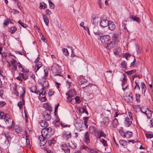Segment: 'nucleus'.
<instances>
[{
  "mask_svg": "<svg viewBox=\"0 0 153 153\" xmlns=\"http://www.w3.org/2000/svg\"><path fill=\"white\" fill-rule=\"evenodd\" d=\"M99 134L100 135V136L104 137L105 138V137L106 136V135H105L103 131H100Z\"/></svg>",
  "mask_w": 153,
  "mask_h": 153,
  "instance_id": "5fc2aeb1",
  "label": "nucleus"
},
{
  "mask_svg": "<svg viewBox=\"0 0 153 153\" xmlns=\"http://www.w3.org/2000/svg\"><path fill=\"white\" fill-rule=\"evenodd\" d=\"M4 91L3 90L1 89L0 90V97H2V96L3 95Z\"/></svg>",
  "mask_w": 153,
  "mask_h": 153,
  "instance_id": "774afa93",
  "label": "nucleus"
},
{
  "mask_svg": "<svg viewBox=\"0 0 153 153\" xmlns=\"http://www.w3.org/2000/svg\"><path fill=\"white\" fill-rule=\"evenodd\" d=\"M146 136L147 138H151L153 137V134H146Z\"/></svg>",
  "mask_w": 153,
  "mask_h": 153,
  "instance_id": "37998d69",
  "label": "nucleus"
},
{
  "mask_svg": "<svg viewBox=\"0 0 153 153\" xmlns=\"http://www.w3.org/2000/svg\"><path fill=\"white\" fill-rule=\"evenodd\" d=\"M146 107L145 106H142L140 108V109L141 112L145 114L147 117H148V114L146 113V112L147 110L146 109H145Z\"/></svg>",
  "mask_w": 153,
  "mask_h": 153,
  "instance_id": "393cba45",
  "label": "nucleus"
},
{
  "mask_svg": "<svg viewBox=\"0 0 153 153\" xmlns=\"http://www.w3.org/2000/svg\"><path fill=\"white\" fill-rule=\"evenodd\" d=\"M17 28L15 26H12L10 28V31L11 33H14L16 30Z\"/></svg>",
  "mask_w": 153,
  "mask_h": 153,
  "instance_id": "c85d7f7f",
  "label": "nucleus"
},
{
  "mask_svg": "<svg viewBox=\"0 0 153 153\" xmlns=\"http://www.w3.org/2000/svg\"><path fill=\"white\" fill-rule=\"evenodd\" d=\"M55 143V140L54 139H53L52 140H49L48 141V143L49 144V145L51 146Z\"/></svg>",
  "mask_w": 153,
  "mask_h": 153,
  "instance_id": "58836bf2",
  "label": "nucleus"
},
{
  "mask_svg": "<svg viewBox=\"0 0 153 153\" xmlns=\"http://www.w3.org/2000/svg\"><path fill=\"white\" fill-rule=\"evenodd\" d=\"M36 89V86H33L30 88V90L31 92H33V91Z\"/></svg>",
  "mask_w": 153,
  "mask_h": 153,
  "instance_id": "3c124183",
  "label": "nucleus"
},
{
  "mask_svg": "<svg viewBox=\"0 0 153 153\" xmlns=\"http://www.w3.org/2000/svg\"><path fill=\"white\" fill-rule=\"evenodd\" d=\"M109 119L108 117H105L103 119L101 124L103 126H106L108 123Z\"/></svg>",
  "mask_w": 153,
  "mask_h": 153,
  "instance_id": "f3484780",
  "label": "nucleus"
},
{
  "mask_svg": "<svg viewBox=\"0 0 153 153\" xmlns=\"http://www.w3.org/2000/svg\"><path fill=\"white\" fill-rule=\"evenodd\" d=\"M62 51L65 55L67 56L68 55L69 53L67 48H63Z\"/></svg>",
  "mask_w": 153,
  "mask_h": 153,
  "instance_id": "72a5a7b5",
  "label": "nucleus"
},
{
  "mask_svg": "<svg viewBox=\"0 0 153 153\" xmlns=\"http://www.w3.org/2000/svg\"><path fill=\"white\" fill-rule=\"evenodd\" d=\"M43 88H42L40 90V91H41V92H39V94H38L39 95V96L43 100H44V101L45 100V91H43Z\"/></svg>",
  "mask_w": 153,
  "mask_h": 153,
  "instance_id": "4468645a",
  "label": "nucleus"
},
{
  "mask_svg": "<svg viewBox=\"0 0 153 153\" xmlns=\"http://www.w3.org/2000/svg\"><path fill=\"white\" fill-rule=\"evenodd\" d=\"M68 145L72 149H75L76 147V144L74 141H71L69 142Z\"/></svg>",
  "mask_w": 153,
  "mask_h": 153,
  "instance_id": "4be33fe9",
  "label": "nucleus"
},
{
  "mask_svg": "<svg viewBox=\"0 0 153 153\" xmlns=\"http://www.w3.org/2000/svg\"><path fill=\"white\" fill-rule=\"evenodd\" d=\"M39 123L41 126L45 128L48 125L47 122L44 120H41L39 122Z\"/></svg>",
  "mask_w": 153,
  "mask_h": 153,
  "instance_id": "6ab92c4d",
  "label": "nucleus"
},
{
  "mask_svg": "<svg viewBox=\"0 0 153 153\" xmlns=\"http://www.w3.org/2000/svg\"><path fill=\"white\" fill-rule=\"evenodd\" d=\"M114 53L115 55H118L119 54L120 51L118 50V49H117V50H114Z\"/></svg>",
  "mask_w": 153,
  "mask_h": 153,
  "instance_id": "13d9d810",
  "label": "nucleus"
},
{
  "mask_svg": "<svg viewBox=\"0 0 153 153\" xmlns=\"http://www.w3.org/2000/svg\"><path fill=\"white\" fill-rule=\"evenodd\" d=\"M6 104V103L4 101H0V108L2 107Z\"/></svg>",
  "mask_w": 153,
  "mask_h": 153,
  "instance_id": "09e8293b",
  "label": "nucleus"
},
{
  "mask_svg": "<svg viewBox=\"0 0 153 153\" xmlns=\"http://www.w3.org/2000/svg\"><path fill=\"white\" fill-rule=\"evenodd\" d=\"M108 26V28L111 30H114L115 28V26L114 23L112 21H110L109 22Z\"/></svg>",
  "mask_w": 153,
  "mask_h": 153,
  "instance_id": "dca6fc26",
  "label": "nucleus"
},
{
  "mask_svg": "<svg viewBox=\"0 0 153 153\" xmlns=\"http://www.w3.org/2000/svg\"><path fill=\"white\" fill-rule=\"evenodd\" d=\"M42 130H44L43 133H44V135L45 136L46 138H48L49 137L52 136L54 133V131L51 127L48 128L46 129L43 128Z\"/></svg>",
  "mask_w": 153,
  "mask_h": 153,
  "instance_id": "f03ea898",
  "label": "nucleus"
},
{
  "mask_svg": "<svg viewBox=\"0 0 153 153\" xmlns=\"http://www.w3.org/2000/svg\"><path fill=\"white\" fill-rule=\"evenodd\" d=\"M132 119L131 117H126L124 121L125 126L126 127H129L132 123Z\"/></svg>",
  "mask_w": 153,
  "mask_h": 153,
  "instance_id": "ddd939ff",
  "label": "nucleus"
},
{
  "mask_svg": "<svg viewBox=\"0 0 153 153\" xmlns=\"http://www.w3.org/2000/svg\"><path fill=\"white\" fill-rule=\"evenodd\" d=\"M136 100L137 102H138L140 101V95L139 94H136L135 95Z\"/></svg>",
  "mask_w": 153,
  "mask_h": 153,
  "instance_id": "ea45409f",
  "label": "nucleus"
},
{
  "mask_svg": "<svg viewBox=\"0 0 153 153\" xmlns=\"http://www.w3.org/2000/svg\"><path fill=\"white\" fill-rule=\"evenodd\" d=\"M6 139L7 140L8 142L9 143L10 141L11 138L10 137V136L9 133L8 132H5L4 133Z\"/></svg>",
  "mask_w": 153,
  "mask_h": 153,
  "instance_id": "5701e85b",
  "label": "nucleus"
},
{
  "mask_svg": "<svg viewBox=\"0 0 153 153\" xmlns=\"http://www.w3.org/2000/svg\"><path fill=\"white\" fill-rule=\"evenodd\" d=\"M141 86L142 89V94H144L145 96V91L146 89V85L143 82H141Z\"/></svg>",
  "mask_w": 153,
  "mask_h": 153,
  "instance_id": "aec40b11",
  "label": "nucleus"
},
{
  "mask_svg": "<svg viewBox=\"0 0 153 153\" xmlns=\"http://www.w3.org/2000/svg\"><path fill=\"white\" fill-rule=\"evenodd\" d=\"M48 83L47 81H45L44 82L43 85H42V88H45V87H48Z\"/></svg>",
  "mask_w": 153,
  "mask_h": 153,
  "instance_id": "a19ab883",
  "label": "nucleus"
},
{
  "mask_svg": "<svg viewBox=\"0 0 153 153\" xmlns=\"http://www.w3.org/2000/svg\"><path fill=\"white\" fill-rule=\"evenodd\" d=\"M119 35L117 34L114 33L113 34L112 36L113 40L114 41L115 44H117L119 42L118 37Z\"/></svg>",
  "mask_w": 153,
  "mask_h": 153,
  "instance_id": "a211bd4d",
  "label": "nucleus"
},
{
  "mask_svg": "<svg viewBox=\"0 0 153 153\" xmlns=\"http://www.w3.org/2000/svg\"><path fill=\"white\" fill-rule=\"evenodd\" d=\"M93 32L95 34L98 35L99 36H100V37H101V36H102V33L99 31H96L94 30H93Z\"/></svg>",
  "mask_w": 153,
  "mask_h": 153,
  "instance_id": "49530a36",
  "label": "nucleus"
},
{
  "mask_svg": "<svg viewBox=\"0 0 153 153\" xmlns=\"http://www.w3.org/2000/svg\"><path fill=\"white\" fill-rule=\"evenodd\" d=\"M18 106L19 107L20 109L22 107V102L21 101H19L18 102L17 104Z\"/></svg>",
  "mask_w": 153,
  "mask_h": 153,
  "instance_id": "bf43d9fd",
  "label": "nucleus"
},
{
  "mask_svg": "<svg viewBox=\"0 0 153 153\" xmlns=\"http://www.w3.org/2000/svg\"><path fill=\"white\" fill-rule=\"evenodd\" d=\"M100 141L102 143L104 146H107L106 141H105L104 139H102Z\"/></svg>",
  "mask_w": 153,
  "mask_h": 153,
  "instance_id": "a18cd8bd",
  "label": "nucleus"
},
{
  "mask_svg": "<svg viewBox=\"0 0 153 153\" xmlns=\"http://www.w3.org/2000/svg\"><path fill=\"white\" fill-rule=\"evenodd\" d=\"M4 117V119H5L6 117L4 115V113L2 111L0 112V119H3Z\"/></svg>",
  "mask_w": 153,
  "mask_h": 153,
  "instance_id": "c03bdc74",
  "label": "nucleus"
},
{
  "mask_svg": "<svg viewBox=\"0 0 153 153\" xmlns=\"http://www.w3.org/2000/svg\"><path fill=\"white\" fill-rule=\"evenodd\" d=\"M119 132L121 135L124 138H130L133 136V133L131 131H127L125 132L123 130L120 129Z\"/></svg>",
  "mask_w": 153,
  "mask_h": 153,
  "instance_id": "f257e3e1",
  "label": "nucleus"
},
{
  "mask_svg": "<svg viewBox=\"0 0 153 153\" xmlns=\"http://www.w3.org/2000/svg\"><path fill=\"white\" fill-rule=\"evenodd\" d=\"M109 21L105 19H101L100 21V25L101 27H105L108 25Z\"/></svg>",
  "mask_w": 153,
  "mask_h": 153,
  "instance_id": "6e6552de",
  "label": "nucleus"
},
{
  "mask_svg": "<svg viewBox=\"0 0 153 153\" xmlns=\"http://www.w3.org/2000/svg\"><path fill=\"white\" fill-rule=\"evenodd\" d=\"M36 65L41 68L42 65V63L40 62H38L37 63H36Z\"/></svg>",
  "mask_w": 153,
  "mask_h": 153,
  "instance_id": "6e6d98bb",
  "label": "nucleus"
},
{
  "mask_svg": "<svg viewBox=\"0 0 153 153\" xmlns=\"http://www.w3.org/2000/svg\"><path fill=\"white\" fill-rule=\"evenodd\" d=\"M83 141L87 144L90 142L89 134L88 131L86 132L84 135Z\"/></svg>",
  "mask_w": 153,
  "mask_h": 153,
  "instance_id": "f8f14e48",
  "label": "nucleus"
},
{
  "mask_svg": "<svg viewBox=\"0 0 153 153\" xmlns=\"http://www.w3.org/2000/svg\"><path fill=\"white\" fill-rule=\"evenodd\" d=\"M61 148L62 150L64 151L65 153H70V147L68 145L66 144H62L61 146Z\"/></svg>",
  "mask_w": 153,
  "mask_h": 153,
  "instance_id": "9d476101",
  "label": "nucleus"
},
{
  "mask_svg": "<svg viewBox=\"0 0 153 153\" xmlns=\"http://www.w3.org/2000/svg\"><path fill=\"white\" fill-rule=\"evenodd\" d=\"M80 149H84L89 153H98L99 152V151L89 148L87 146L84 145H82L81 146Z\"/></svg>",
  "mask_w": 153,
  "mask_h": 153,
  "instance_id": "39448f33",
  "label": "nucleus"
},
{
  "mask_svg": "<svg viewBox=\"0 0 153 153\" xmlns=\"http://www.w3.org/2000/svg\"><path fill=\"white\" fill-rule=\"evenodd\" d=\"M44 71L45 72V75L44 76V77H46L48 75V71L44 69Z\"/></svg>",
  "mask_w": 153,
  "mask_h": 153,
  "instance_id": "69168bd1",
  "label": "nucleus"
},
{
  "mask_svg": "<svg viewBox=\"0 0 153 153\" xmlns=\"http://www.w3.org/2000/svg\"><path fill=\"white\" fill-rule=\"evenodd\" d=\"M54 92L53 91H50L48 93L49 96H51L53 94Z\"/></svg>",
  "mask_w": 153,
  "mask_h": 153,
  "instance_id": "338daca9",
  "label": "nucleus"
},
{
  "mask_svg": "<svg viewBox=\"0 0 153 153\" xmlns=\"http://www.w3.org/2000/svg\"><path fill=\"white\" fill-rule=\"evenodd\" d=\"M98 20V18L94 16H92L91 22L92 25H90V28L92 29H94L97 28L96 25H97Z\"/></svg>",
  "mask_w": 153,
  "mask_h": 153,
  "instance_id": "20e7f679",
  "label": "nucleus"
},
{
  "mask_svg": "<svg viewBox=\"0 0 153 153\" xmlns=\"http://www.w3.org/2000/svg\"><path fill=\"white\" fill-rule=\"evenodd\" d=\"M46 13L48 15H50L51 14V12L48 9H47L45 11Z\"/></svg>",
  "mask_w": 153,
  "mask_h": 153,
  "instance_id": "864d4df0",
  "label": "nucleus"
},
{
  "mask_svg": "<svg viewBox=\"0 0 153 153\" xmlns=\"http://www.w3.org/2000/svg\"><path fill=\"white\" fill-rule=\"evenodd\" d=\"M124 100L126 102H132L133 100L132 94V93L130 92L128 95L126 96L125 97Z\"/></svg>",
  "mask_w": 153,
  "mask_h": 153,
  "instance_id": "9b49d317",
  "label": "nucleus"
},
{
  "mask_svg": "<svg viewBox=\"0 0 153 153\" xmlns=\"http://www.w3.org/2000/svg\"><path fill=\"white\" fill-rule=\"evenodd\" d=\"M44 130H42L41 131L42 135L40 136L39 137V139L40 141L41 142V143L42 146H44L46 143L47 141L45 140V135L44 134V133H43Z\"/></svg>",
  "mask_w": 153,
  "mask_h": 153,
  "instance_id": "0eeeda50",
  "label": "nucleus"
},
{
  "mask_svg": "<svg viewBox=\"0 0 153 153\" xmlns=\"http://www.w3.org/2000/svg\"><path fill=\"white\" fill-rule=\"evenodd\" d=\"M120 144L123 146L124 148H125L127 144V142L126 141L123 140H120L119 141Z\"/></svg>",
  "mask_w": 153,
  "mask_h": 153,
  "instance_id": "b1692460",
  "label": "nucleus"
},
{
  "mask_svg": "<svg viewBox=\"0 0 153 153\" xmlns=\"http://www.w3.org/2000/svg\"><path fill=\"white\" fill-rule=\"evenodd\" d=\"M121 65L125 68H127V63L125 61H124L122 62Z\"/></svg>",
  "mask_w": 153,
  "mask_h": 153,
  "instance_id": "79ce46f5",
  "label": "nucleus"
},
{
  "mask_svg": "<svg viewBox=\"0 0 153 153\" xmlns=\"http://www.w3.org/2000/svg\"><path fill=\"white\" fill-rule=\"evenodd\" d=\"M59 105V103H58L55 106V110H54V114L55 115H56V112H57V109Z\"/></svg>",
  "mask_w": 153,
  "mask_h": 153,
  "instance_id": "8fccbe9b",
  "label": "nucleus"
},
{
  "mask_svg": "<svg viewBox=\"0 0 153 153\" xmlns=\"http://www.w3.org/2000/svg\"><path fill=\"white\" fill-rule=\"evenodd\" d=\"M72 97L68 96L67 99L68 101L69 102H71L72 100L73 99L72 98Z\"/></svg>",
  "mask_w": 153,
  "mask_h": 153,
  "instance_id": "0e129e2a",
  "label": "nucleus"
},
{
  "mask_svg": "<svg viewBox=\"0 0 153 153\" xmlns=\"http://www.w3.org/2000/svg\"><path fill=\"white\" fill-rule=\"evenodd\" d=\"M1 55L2 58L5 57L7 56V53L5 51H3Z\"/></svg>",
  "mask_w": 153,
  "mask_h": 153,
  "instance_id": "680f3d73",
  "label": "nucleus"
},
{
  "mask_svg": "<svg viewBox=\"0 0 153 153\" xmlns=\"http://www.w3.org/2000/svg\"><path fill=\"white\" fill-rule=\"evenodd\" d=\"M42 116L46 120H49L51 118V112L48 110H45L43 111L42 114Z\"/></svg>",
  "mask_w": 153,
  "mask_h": 153,
  "instance_id": "423d86ee",
  "label": "nucleus"
},
{
  "mask_svg": "<svg viewBox=\"0 0 153 153\" xmlns=\"http://www.w3.org/2000/svg\"><path fill=\"white\" fill-rule=\"evenodd\" d=\"M47 7V6L46 4L44 2H42L40 3L39 8L40 9H42V8L45 9Z\"/></svg>",
  "mask_w": 153,
  "mask_h": 153,
  "instance_id": "a878e982",
  "label": "nucleus"
},
{
  "mask_svg": "<svg viewBox=\"0 0 153 153\" xmlns=\"http://www.w3.org/2000/svg\"><path fill=\"white\" fill-rule=\"evenodd\" d=\"M9 22L10 23H12L11 19L9 18H7L6 19L4 20V25H7L8 24Z\"/></svg>",
  "mask_w": 153,
  "mask_h": 153,
  "instance_id": "c756f323",
  "label": "nucleus"
},
{
  "mask_svg": "<svg viewBox=\"0 0 153 153\" xmlns=\"http://www.w3.org/2000/svg\"><path fill=\"white\" fill-rule=\"evenodd\" d=\"M96 128L94 126H90L89 128L90 133L92 134H94Z\"/></svg>",
  "mask_w": 153,
  "mask_h": 153,
  "instance_id": "cd10ccee",
  "label": "nucleus"
},
{
  "mask_svg": "<svg viewBox=\"0 0 153 153\" xmlns=\"http://www.w3.org/2000/svg\"><path fill=\"white\" fill-rule=\"evenodd\" d=\"M43 19L45 24L47 26H48L49 20L45 14H44L42 15Z\"/></svg>",
  "mask_w": 153,
  "mask_h": 153,
  "instance_id": "412c9836",
  "label": "nucleus"
},
{
  "mask_svg": "<svg viewBox=\"0 0 153 153\" xmlns=\"http://www.w3.org/2000/svg\"><path fill=\"white\" fill-rule=\"evenodd\" d=\"M101 42L103 43L106 44L107 45V47H111V46H109L111 44L109 43V40L110 39V37L108 35H105L101 36L100 38Z\"/></svg>",
  "mask_w": 153,
  "mask_h": 153,
  "instance_id": "7ed1b4c3",
  "label": "nucleus"
},
{
  "mask_svg": "<svg viewBox=\"0 0 153 153\" xmlns=\"http://www.w3.org/2000/svg\"><path fill=\"white\" fill-rule=\"evenodd\" d=\"M75 93L76 91L72 89L67 92L66 95L68 96L73 97L76 95Z\"/></svg>",
  "mask_w": 153,
  "mask_h": 153,
  "instance_id": "2eb2a0df",
  "label": "nucleus"
},
{
  "mask_svg": "<svg viewBox=\"0 0 153 153\" xmlns=\"http://www.w3.org/2000/svg\"><path fill=\"white\" fill-rule=\"evenodd\" d=\"M11 66L12 67V69L14 70H16V69L17 66L16 64L12 65Z\"/></svg>",
  "mask_w": 153,
  "mask_h": 153,
  "instance_id": "052dcab7",
  "label": "nucleus"
},
{
  "mask_svg": "<svg viewBox=\"0 0 153 153\" xmlns=\"http://www.w3.org/2000/svg\"><path fill=\"white\" fill-rule=\"evenodd\" d=\"M15 1V3H16L17 5L18 8L22 10V7L21 5L19 3V1L17 0H14Z\"/></svg>",
  "mask_w": 153,
  "mask_h": 153,
  "instance_id": "f704fd0d",
  "label": "nucleus"
},
{
  "mask_svg": "<svg viewBox=\"0 0 153 153\" xmlns=\"http://www.w3.org/2000/svg\"><path fill=\"white\" fill-rule=\"evenodd\" d=\"M48 3L50 8L53 9L54 8V5L53 3L50 0H48Z\"/></svg>",
  "mask_w": 153,
  "mask_h": 153,
  "instance_id": "7c9ffc66",
  "label": "nucleus"
},
{
  "mask_svg": "<svg viewBox=\"0 0 153 153\" xmlns=\"http://www.w3.org/2000/svg\"><path fill=\"white\" fill-rule=\"evenodd\" d=\"M23 91L20 93V98L24 97V95L25 93V90L24 87H22Z\"/></svg>",
  "mask_w": 153,
  "mask_h": 153,
  "instance_id": "c9c22d12",
  "label": "nucleus"
},
{
  "mask_svg": "<svg viewBox=\"0 0 153 153\" xmlns=\"http://www.w3.org/2000/svg\"><path fill=\"white\" fill-rule=\"evenodd\" d=\"M118 123L117 119L115 118L113 121L112 123L113 126L115 128H116L118 125Z\"/></svg>",
  "mask_w": 153,
  "mask_h": 153,
  "instance_id": "bb28decb",
  "label": "nucleus"
},
{
  "mask_svg": "<svg viewBox=\"0 0 153 153\" xmlns=\"http://www.w3.org/2000/svg\"><path fill=\"white\" fill-rule=\"evenodd\" d=\"M28 76L27 74L25 73L23 75V78L24 80H25L28 78Z\"/></svg>",
  "mask_w": 153,
  "mask_h": 153,
  "instance_id": "de8ad7c7",
  "label": "nucleus"
},
{
  "mask_svg": "<svg viewBox=\"0 0 153 153\" xmlns=\"http://www.w3.org/2000/svg\"><path fill=\"white\" fill-rule=\"evenodd\" d=\"M131 18L134 21H136L137 22H139V18L138 17H137L136 16H132Z\"/></svg>",
  "mask_w": 153,
  "mask_h": 153,
  "instance_id": "2f4dec72",
  "label": "nucleus"
},
{
  "mask_svg": "<svg viewBox=\"0 0 153 153\" xmlns=\"http://www.w3.org/2000/svg\"><path fill=\"white\" fill-rule=\"evenodd\" d=\"M88 117H84L83 118L84 120V125H86L87 123H88Z\"/></svg>",
  "mask_w": 153,
  "mask_h": 153,
  "instance_id": "4c0bfd02",
  "label": "nucleus"
},
{
  "mask_svg": "<svg viewBox=\"0 0 153 153\" xmlns=\"http://www.w3.org/2000/svg\"><path fill=\"white\" fill-rule=\"evenodd\" d=\"M18 23L23 27L26 28L27 26L26 24L24 23H22L21 20L19 21Z\"/></svg>",
  "mask_w": 153,
  "mask_h": 153,
  "instance_id": "e433bc0d",
  "label": "nucleus"
},
{
  "mask_svg": "<svg viewBox=\"0 0 153 153\" xmlns=\"http://www.w3.org/2000/svg\"><path fill=\"white\" fill-rule=\"evenodd\" d=\"M62 137L63 138L68 140L70 138H71V132L68 131H64L63 133V134H62Z\"/></svg>",
  "mask_w": 153,
  "mask_h": 153,
  "instance_id": "1a4fd4ad",
  "label": "nucleus"
},
{
  "mask_svg": "<svg viewBox=\"0 0 153 153\" xmlns=\"http://www.w3.org/2000/svg\"><path fill=\"white\" fill-rule=\"evenodd\" d=\"M17 62V60L15 59H12V60L11 61V63L12 65L15 64Z\"/></svg>",
  "mask_w": 153,
  "mask_h": 153,
  "instance_id": "4d7b16f0",
  "label": "nucleus"
},
{
  "mask_svg": "<svg viewBox=\"0 0 153 153\" xmlns=\"http://www.w3.org/2000/svg\"><path fill=\"white\" fill-rule=\"evenodd\" d=\"M136 70L134 69L131 70L130 71H126L125 72L127 74L130 75L134 73H135L136 72Z\"/></svg>",
  "mask_w": 153,
  "mask_h": 153,
  "instance_id": "473e14b6",
  "label": "nucleus"
},
{
  "mask_svg": "<svg viewBox=\"0 0 153 153\" xmlns=\"http://www.w3.org/2000/svg\"><path fill=\"white\" fill-rule=\"evenodd\" d=\"M29 138H26L27 145L28 146L30 145V140Z\"/></svg>",
  "mask_w": 153,
  "mask_h": 153,
  "instance_id": "e2e57ef3",
  "label": "nucleus"
},
{
  "mask_svg": "<svg viewBox=\"0 0 153 153\" xmlns=\"http://www.w3.org/2000/svg\"><path fill=\"white\" fill-rule=\"evenodd\" d=\"M76 102L77 103H79L81 102V100L79 98L78 96H76L75 97Z\"/></svg>",
  "mask_w": 153,
  "mask_h": 153,
  "instance_id": "603ef678",
  "label": "nucleus"
}]
</instances>
